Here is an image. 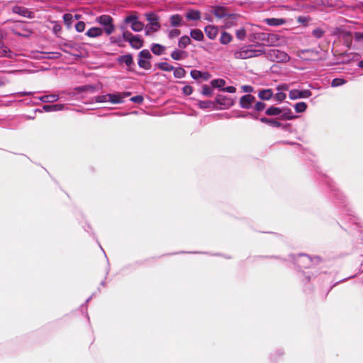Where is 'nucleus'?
Here are the masks:
<instances>
[{
	"label": "nucleus",
	"mask_w": 363,
	"mask_h": 363,
	"mask_svg": "<svg viewBox=\"0 0 363 363\" xmlns=\"http://www.w3.org/2000/svg\"><path fill=\"white\" fill-rule=\"evenodd\" d=\"M259 43L244 45L234 52V57L238 60H245L252 57H259L264 53V49Z\"/></svg>",
	"instance_id": "nucleus-1"
},
{
	"label": "nucleus",
	"mask_w": 363,
	"mask_h": 363,
	"mask_svg": "<svg viewBox=\"0 0 363 363\" xmlns=\"http://www.w3.org/2000/svg\"><path fill=\"white\" fill-rule=\"evenodd\" d=\"M251 37V40H258L262 42L260 43L262 45V49H264V46H280L284 43V38L281 35H279L276 33H252L250 35ZM259 49H262V48H259Z\"/></svg>",
	"instance_id": "nucleus-2"
},
{
	"label": "nucleus",
	"mask_w": 363,
	"mask_h": 363,
	"mask_svg": "<svg viewBox=\"0 0 363 363\" xmlns=\"http://www.w3.org/2000/svg\"><path fill=\"white\" fill-rule=\"evenodd\" d=\"M265 57L272 61L276 62H287L290 60L289 55L281 50L277 49H271L267 51L264 50Z\"/></svg>",
	"instance_id": "nucleus-3"
},
{
	"label": "nucleus",
	"mask_w": 363,
	"mask_h": 363,
	"mask_svg": "<svg viewBox=\"0 0 363 363\" xmlns=\"http://www.w3.org/2000/svg\"><path fill=\"white\" fill-rule=\"evenodd\" d=\"M96 21L104 27V32L106 35H111L115 30L113 24V19L109 15H101L96 18Z\"/></svg>",
	"instance_id": "nucleus-4"
},
{
	"label": "nucleus",
	"mask_w": 363,
	"mask_h": 363,
	"mask_svg": "<svg viewBox=\"0 0 363 363\" xmlns=\"http://www.w3.org/2000/svg\"><path fill=\"white\" fill-rule=\"evenodd\" d=\"M146 18L149 21V25L146 26L145 35H149L150 33L156 32L160 28L159 18L154 13H147Z\"/></svg>",
	"instance_id": "nucleus-5"
},
{
	"label": "nucleus",
	"mask_w": 363,
	"mask_h": 363,
	"mask_svg": "<svg viewBox=\"0 0 363 363\" xmlns=\"http://www.w3.org/2000/svg\"><path fill=\"white\" fill-rule=\"evenodd\" d=\"M124 23L130 24L131 29L135 32H140L144 28V24L138 20V17L135 15H130L124 19Z\"/></svg>",
	"instance_id": "nucleus-6"
},
{
	"label": "nucleus",
	"mask_w": 363,
	"mask_h": 363,
	"mask_svg": "<svg viewBox=\"0 0 363 363\" xmlns=\"http://www.w3.org/2000/svg\"><path fill=\"white\" fill-rule=\"evenodd\" d=\"M151 54L148 50H143L139 53L138 65L145 69H150L151 67L149 60L151 58Z\"/></svg>",
	"instance_id": "nucleus-7"
},
{
	"label": "nucleus",
	"mask_w": 363,
	"mask_h": 363,
	"mask_svg": "<svg viewBox=\"0 0 363 363\" xmlns=\"http://www.w3.org/2000/svg\"><path fill=\"white\" fill-rule=\"evenodd\" d=\"M312 93L308 89L298 90L292 89L289 91V96L291 100H296L298 99H306L311 96Z\"/></svg>",
	"instance_id": "nucleus-8"
},
{
	"label": "nucleus",
	"mask_w": 363,
	"mask_h": 363,
	"mask_svg": "<svg viewBox=\"0 0 363 363\" xmlns=\"http://www.w3.org/2000/svg\"><path fill=\"white\" fill-rule=\"evenodd\" d=\"M130 92H117L114 94H108V102L113 104H121L125 97L129 96Z\"/></svg>",
	"instance_id": "nucleus-9"
},
{
	"label": "nucleus",
	"mask_w": 363,
	"mask_h": 363,
	"mask_svg": "<svg viewBox=\"0 0 363 363\" xmlns=\"http://www.w3.org/2000/svg\"><path fill=\"white\" fill-rule=\"evenodd\" d=\"M255 97L251 94L242 96L240 99V106L242 108L249 109L252 107Z\"/></svg>",
	"instance_id": "nucleus-10"
},
{
	"label": "nucleus",
	"mask_w": 363,
	"mask_h": 363,
	"mask_svg": "<svg viewBox=\"0 0 363 363\" xmlns=\"http://www.w3.org/2000/svg\"><path fill=\"white\" fill-rule=\"evenodd\" d=\"M278 92L274 95V99L278 102H282L286 98L284 91L289 90V85L286 84H282L277 87Z\"/></svg>",
	"instance_id": "nucleus-11"
},
{
	"label": "nucleus",
	"mask_w": 363,
	"mask_h": 363,
	"mask_svg": "<svg viewBox=\"0 0 363 363\" xmlns=\"http://www.w3.org/2000/svg\"><path fill=\"white\" fill-rule=\"evenodd\" d=\"M253 26L247 25L245 28H240L236 30L235 31V35L238 40H243L245 37L247 33H251L250 35L252 33H255L254 32Z\"/></svg>",
	"instance_id": "nucleus-12"
},
{
	"label": "nucleus",
	"mask_w": 363,
	"mask_h": 363,
	"mask_svg": "<svg viewBox=\"0 0 363 363\" xmlns=\"http://www.w3.org/2000/svg\"><path fill=\"white\" fill-rule=\"evenodd\" d=\"M12 11L13 13H17L23 17H28L30 18L33 17V13L29 11L28 9L23 6L16 5L12 8Z\"/></svg>",
	"instance_id": "nucleus-13"
},
{
	"label": "nucleus",
	"mask_w": 363,
	"mask_h": 363,
	"mask_svg": "<svg viewBox=\"0 0 363 363\" xmlns=\"http://www.w3.org/2000/svg\"><path fill=\"white\" fill-rule=\"evenodd\" d=\"M22 24L16 25L12 28V31L14 34L18 36L28 37L31 34V31L27 28H22Z\"/></svg>",
	"instance_id": "nucleus-14"
},
{
	"label": "nucleus",
	"mask_w": 363,
	"mask_h": 363,
	"mask_svg": "<svg viewBox=\"0 0 363 363\" xmlns=\"http://www.w3.org/2000/svg\"><path fill=\"white\" fill-rule=\"evenodd\" d=\"M264 22L270 26H279L285 24L286 21L284 18H265Z\"/></svg>",
	"instance_id": "nucleus-15"
},
{
	"label": "nucleus",
	"mask_w": 363,
	"mask_h": 363,
	"mask_svg": "<svg viewBox=\"0 0 363 363\" xmlns=\"http://www.w3.org/2000/svg\"><path fill=\"white\" fill-rule=\"evenodd\" d=\"M170 24L173 27H179L184 25L183 18L179 14H174L169 18Z\"/></svg>",
	"instance_id": "nucleus-16"
},
{
	"label": "nucleus",
	"mask_w": 363,
	"mask_h": 363,
	"mask_svg": "<svg viewBox=\"0 0 363 363\" xmlns=\"http://www.w3.org/2000/svg\"><path fill=\"white\" fill-rule=\"evenodd\" d=\"M274 92L271 89H262L258 93V96L262 100H269L272 98Z\"/></svg>",
	"instance_id": "nucleus-17"
},
{
	"label": "nucleus",
	"mask_w": 363,
	"mask_h": 363,
	"mask_svg": "<svg viewBox=\"0 0 363 363\" xmlns=\"http://www.w3.org/2000/svg\"><path fill=\"white\" fill-rule=\"evenodd\" d=\"M85 34L89 38H96L103 34V30L99 27H92Z\"/></svg>",
	"instance_id": "nucleus-18"
},
{
	"label": "nucleus",
	"mask_w": 363,
	"mask_h": 363,
	"mask_svg": "<svg viewBox=\"0 0 363 363\" xmlns=\"http://www.w3.org/2000/svg\"><path fill=\"white\" fill-rule=\"evenodd\" d=\"M134 49H140L143 46V40L140 35H135L129 43Z\"/></svg>",
	"instance_id": "nucleus-19"
},
{
	"label": "nucleus",
	"mask_w": 363,
	"mask_h": 363,
	"mask_svg": "<svg viewBox=\"0 0 363 363\" xmlns=\"http://www.w3.org/2000/svg\"><path fill=\"white\" fill-rule=\"evenodd\" d=\"M205 33L207 37L211 40L216 38L218 35V28L213 26H207L205 28Z\"/></svg>",
	"instance_id": "nucleus-20"
},
{
	"label": "nucleus",
	"mask_w": 363,
	"mask_h": 363,
	"mask_svg": "<svg viewBox=\"0 0 363 363\" xmlns=\"http://www.w3.org/2000/svg\"><path fill=\"white\" fill-rule=\"evenodd\" d=\"M118 62L119 63H125L127 67H130L132 65H133V59L130 54L124 55L120 56L118 58Z\"/></svg>",
	"instance_id": "nucleus-21"
},
{
	"label": "nucleus",
	"mask_w": 363,
	"mask_h": 363,
	"mask_svg": "<svg viewBox=\"0 0 363 363\" xmlns=\"http://www.w3.org/2000/svg\"><path fill=\"white\" fill-rule=\"evenodd\" d=\"M38 99L43 103H53L59 99V96L57 94H49L39 96Z\"/></svg>",
	"instance_id": "nucleus-22"
},
{
	"label": "nucleus",
	"mask_w": 363,
	"mask_h": 363,
	"mask_svg": "<svg viewBox=\"0 0 363 363\" xmlns=\"http://www.w3.org/2000/svg\"><path fill=\"white\" fill-rule=\"evenodd\" d=\"M215 16L218 18H224L225 17L231 16L228 11L223 7H218L214 10Z\"/></svg>",
	"instance_id": "nucleus-23"
},
{
	"label": "nucleus",
	"mask_w": 363,
	"mask_h": 363,
	"mask_svg": "<svg viewBox=\"0 0 363 363\" xmlns=\"http://www.w3.org/2000/svg\"><path fill=\"white\" fill-rule=\"evenodd\" d=\"M64 108L63 104L44 105L43 109L46 112L59 111Z\"/></svg>",
	"instance_id": "nucleus-24"
},
{
	"label": "nucleus",
	"mask_w": 363,
	"mask_h": 363,
	"mask_svg": "<svg viewBox=\"0 0 363 363\" xmlns=\"http://www.w3.org/2000/svg\"><path fill=\"white\" fill-rule=\"evenodd\" d=\"M152 52L156 55H161L165 50V47L157 43H154L151 46Z\"/></svg>",
	"instance_id": "nucleus-25"
},
{
	"label": "nucleus",
	"mask_w": 363,
	"mask_h": 363,
	"mask_svg": "<svg viewBox=\"0 0 363 363\" xmlns=\"http://www.w3.org/2000/svg\"><path fill=\"white\" fill-rule=\"evenodd\" d=\"M109 40L111 45H117L118 47L121 48L124 46L122 35L111 36Z\"/></svg>",
	"instance_id": "nucleus-26"
},
{
	"label": "nucleus",
	"mask_w": 363,
	"mask_h": 363,
	"mask_svg": "<svg viewBox=\"0 0 363 363\" xmlns=\"http://www.w3.org/2000/svg\"><path fill=\"white\" fill-rule=\"evenodd\" d=\"M191 37L198 41H201L203 39V34L199 29H193L190 32Z\"/></svg>",
	"instance_id": "nucleus-27"
},
{
	"label": "nucleus",
	"mask_w": 363,
	"mask_h": 363,
	"mask_svg": "<svg viewBox=\"0 0 363 363\" xmlns=\"http://www.w3.org/2000/svg\"><path fill=\"white\" fill-rule=\"evenodd\" d=\"M121 30L123 31L122 37L123 41H127L130 43L135 35L132 33L126 30L125 28L123 26H121Z\"/></svg>",
	"instance_id": "nucleus-28"
},
{
	"label": "nucleus",
	"mask_w": 363,
	"mask_h": 363,
	"mask_svg": "<svg viewBox=\"0 0 363 363\" xmlns=\"http://www.w3.org/2000/svg\"><path fill=\"white\" fill-rule=\"evenodd\" d=\"M281 113L282 109L274 106H271L268 108L265 112L266 115L267 116H278L281 114Z\"/></svg>",
	"instance_id": "nucleus-29"
},
{
	"label": "nucleus",
	"mask_w": 363,
	"mask_h": 363,
	"mask_svg": "<svg viewBox=\"0 0 363 363\" xmlns=\"http://www.w3.org/2000/svg\"><path fill=\"white\" fill-rule=\"evenodd\" d=\"M186 17L189 20H198L200 18V12L195 10H191L186 13Z\"/></svg>",
	"instance_id": "nucleus-30"
},
{
	"label": "nucleus",
	"mask_w": 363,
	"mask_h": 363,
	"mask_svg": "<svg viewBox=\"0 0 363 363\" xmlns=\"http://www.w3.org/2000/svg\"><path fill=\"white\" fill-rule=\"evenodd\" d=\"M281 118L286 120H292L296 118V116L293 115L291 109L284 108L282 110Z\"/></svg>",
	"instance_id": "nucleus-31"
},
{
	"label": "nucleus",
	"mask_w": 363,
	"mask_h": 363,
	"mask_svg": "<svg viewBox=\"0 0 363 363\" xmlns=\"http://www.w3.org/2000/svg\"><path fill=\"white\" fill-rule=\"evenodd\" d=\"M307 107H308V106H307L306 103L303 102V101L296 103L294 105V109H295L296 112L298 113L304 112L306 110Z\"/></svg>",
	"instance_id": "nucleus-32"
},
{
	"label": "nucleus",
	"mask_w": 363,
	"mask_h": 363,
	"mask_svg": "<svg viewBox=\"0 0 363 363\" xmlns=\"http://www.w3.org/2000/svg\"><path fill=\"white\" fill-rule=\"evenodd\" d=\"M260 121L264 123H267L275 127H279L281 125V123L279 121L274 119H271L265 117L261 118Z\"/></svg>",
	"instance_id": "nucleus-33"
},
{
	"label": "nucleus",
	"mask_w": 363,
	"mask_h": 363,
	"mask_svg": "<svg viewBox=\"0 0 363 363\" xmlns=\"http://www.w3.org/2000/svg\"><path fill=\"white\" fill-rule=\"evenodd\" d=\"M191 43V38L187 35L181 37L179 40V46L182 48H185L188 45Z\"/></svg>",
	"instance_id": "nucleus-34"
},
{
	"label": "nucleus",
	"mask_w": 363,
	"mask_h": 363,
	"mask_svg": "<svg viewBox=\"0 0 363 363\" xmlns=\"http://www.w3.org/2000/svg\"><path fill=\"white\" fill-rule=\"evenodd\" d=\"M157 66L160 69L166 72H170L174 69V67L172 65L167 62H160L157 65Z\"/></svg>",
	"instance_id": "nucleus-35"
},
{
	"label": "nucleus",
	"mask_w": 363,
	"mask_h": 363,
	"mask_svg": "<svg viewBox=\"0 0 363 363\" xmlns=\"http://www.w3.org/2000/svg\"><path fill=\"white\" fill-rule=\"evenodd\" d=\"M171 57L175 60H180L184 58V52L179 50H175L172 52Z\"/></svg>",
	"instance_id": "nucleus-36"
},
{
	"label": "nucleus",
	"mask_w": 363,
	"mask_h": 363,
	"mask_svg": "<svg viewBox=\"0 0 363 363\" xmlns=\"http://www.w3.org/2000/svg\"><path fill=\"white\" fill-rule=\"evenodd\" d=\"M231 40H232V36L229 33H228L226 32L222 33L220 38V41L222 44H224V45L228 44Z\"/></svg>",
	"instance_id": "nucleus-37"
},
{
	"label": "nucleus",
	"mask_w": 363,
	"mask_h": 363,
	"mask_svg": "<svg viewBox=\"0 0 363 363\" xmlns=\"http://www.w3.org/2000/svg\"><path fill=\"white\" fill-rule=\"evenodd\" d=\"M173 71H174V76L178 79H182V78L184 77V76L186 74V71L182 67L174 68V69Z\"/></svg>",
	"instance_id": "nucleus-38"
},
{
	"label": "nucleus",
	"mask_w": 363,
	"mask_h": 363,
	"mask_svg": "<svg viewBox=\"0 0 363 363\" xmlns=\"http://www.w3.org/2000/svg\"><path fill=\"white\" fill-rule=\"evenodd\" d=\"M311 258L306 255H300V260L298 261V264H302L303 267H309V262H311Z\"/></svg>",
	"instance_id": "nucleus-39"
},
{
	"label": "nucleus",
	"mask_w": 363,
	"mask_h": 363,
	"mask_svg": "<svg viewBox=\"0 0 363 363\" xmlns=\"http://www.w3.org/2000/svg\"><path fill=\"white\" fill-rule=\"evenodd\" d=\"M213 88H222L225 84V81L222 79H213L211 82Z\"/></svg>",
	"instance_id": "nucleus-40"
},
{
	"label": "nucleus",
	"mask_w": 363,
	"mask_h": 363,
	"mask_svg": "<svg viewBox=\"0 0 363 363\" xmlns=\"http://www.w3.org/2000/svg\"><path fill=\"white\" fill-rule=\"evenodd\" d=\"M73 18L74 17L71 13H65L63 16V20L68 28H69L72 26Z\"/></svg>",
	"instance_id": "nucleus-41"
},
{
	"label": "nucleus",
	"mask_w": 363,
	"mask_h": 363,
	"mask_svg": "<svg viewBox=\"0 0 363 363\" xmlns=\"http://www.w3.org/2000/svg\"><path fill=\"white\" fill-rule=\"evenodd\" d=\"M345 82H346V81L343 79L335 78V79H333V81L331 82V86L333 87H337V86H340L345 84Z\"/></svg>",
	"instance_id": "nucleus-42"
},
{
	"label": "nucleus",
	"mask_w": 363,
	"mask_h": 363,
	"mask_svg": "<svg viewBox=\"0 0 363 363\" xmlns=\"http://www.w3.org/2000/svg\"><path fill=\"white\" fill-rule=\"evenodd\" d=\"M202 94L206 96H211L213 94L212 89L208 85H204L202 88Z\"/></svg>",
	"instance_id": "nucleus-43"
},
{
	"label": "nucleus",
	"mask_w": 363,
	"mask_h": 363,
	"mask_svg": "<svg viewBox=\"0 0 363 363\" xmlns=\"http://www.w3.org/2000/svg\"><path fill=\"white\" fill-rule=\"evenodd\" d=\"M85 23L83 22V21H79L76 25H75V29L77 32H83L84 30H85Z\"/></svg>",
	"instance_id": "nucleus-44"
},
{
	"label": "nucleus",
	"mask_w": 363,
	"mask_h": 363,
	"mask_svg": "<svg viewBox=\"0 0 363 363\" xmlns=\"http://www.w3.org/2000/svg\"><path fill=\"white\" fill-rule=\"evenodd\" d=\"M191 76L193 79H198L203 77V72H201L199 70H192L191 72Z\"/></svg>",
	"instance_id": "nucleus-45"
},
{
	"label": "nucleus",
	"mask_w": 363,
	"mask_h": 363,
	"mask_svg": "<svg viewBox=\"0 0 363 363\" xmlns=\"http://www.w3.org/2000/svg\"><path fill=\"white\" fill-rule=\"evenodd\" d=\"M168 35L170 38H176L180 35V30L176 28L172 29L169 31Z\"/></svg>",
	"instance_id": "nucleus-46"
},
{
	"label": "nucleus",
	"mask_w": 363,
	"mask_h": 363,
	"mask_svg": "<svg viewBox=\"0 0 363 363\" xmlns=\"http://www.w3.org/2000/svg\"><path fill=\"white\" fill-rule=\"evenodd\" d=\"M266 104L262 101H258L255 105V109L257 111H262L264 109Z\"/></svg>",
	"instance_id": "nucleus-47"
},
{
	"label": "nucleus",
	"mask_w": 363,
	"mask_h": 363,
	"mask_svg": "<svg viewBox=\"0 0 363 363\" xmlns=\"http://www.w3.org/2000/svg\"><path fill=\"white\" fill-rule=\"evenodd\" d=\"M108 94H105V95L98 96L96 97V101L97 102H100V103L108 102Z\"/></svg>",
	"instance_id": "nucleus-48"
},
{
	"label": "nucleus",
	"mask_w": 363,
	"mask_h": 363,
	"mask_svg": "<svg viewBox=\"0 0 363 363\" xmlns=\"http://www.w3.org/2000/svg\"><path fill=\"white\" fill-rule=\"evenodd\" d=\"M130 101L134 103L140 104L143 101V97L140 95H137V96L132 97L130 99Z\"/></svg>",
	"instance_id": "nucleus-49"
},
{
	"label": "nucleus",
	"mask_w": 363,
	"mask_h": 363,
	"mask_svg": "<svg viewBox=\"0 0 363 363\" xmlns=\"http://www.w3.org/2000/svg\"><path fill=\"white\" fill-rule=\"evenodd\" d=\"M242 89L245 93H252L254 91V88L250 85L242 86Z\"/></svg>",
	"instance_id": "nucleus-50"
},
{
	"label": "nucleus",
	"mask_w": 363,
	"mask_h": 363,
	"mask_svg": "<svg viewBox=\"0 0 363 363\" xmlns=\"http://www.w3.org/2000/svg\"><path fill=\"white\" fill-rule=\"evenodd\" d=\"M192 91H193V89L191 86H185L184 88H183V93L185 94V95H190L192 94Z\"/></svg>",
	"instance_id": "nucleus-51"
},
{
	"label": "nucleus",
	"mask_w": 363,
	"mask_h": 363,
	"mask_svg": "<svg viewBox=\"0 0 363 363\" xmlns=\"http://www.w3.org/2000/svg\"><path fill=\"white\" fill-rule=\"evenodd\" d=\"M313 35L317 38H320L323 36V32L322 30L320 29H315L313 31Z\"/></svg>",
	"instance_id": "nucleus-52"
},
{
	"label": "nucleus",
	"mask_w": 363,
	"mask_h": 363,
	"mask_svg": "<svg viewBox=\"0 0 363 363\" xmlns=\"http://www.w3.org/2000/svg\"><path fill=\"white\" fill-rule=\"evenodd\" d=\"M223 91L228 93H235L236 91V88L233 86H227L223 89Z\"/></svg>",
	"instance_id": "nucleus-53"
},
{
	"label": "nucleus",
	"mask_w": 363,
	"mask_h": 363,
	"mask_svg": "<svg viewBox=\"0 0 363 363\" xmlns=\"http://www.w3.org/2000/svg\"><path fill=\"white\" fill-rule=\"evenodd\" d=\"M354 37L357 40H361L363 39V33L362 32H356L354 33Z\"/></svg>",
	"instance_id": "nucleus-54"
},
{
	"label": "nucleus",
	"mask_w": 363,
	"mask_h": 363,
	"mask_svg": "<svg viewBox=\"0 0 363 363\" xmlns=\"http://www.w3.org/2000/svg\"><path fill=\"white\" fill-rule=\"evenodd\" d=\"M199 106L201 108H205L208 106V102L207 101H201V102H199Z\"/></svg>",
	"instance_id": "nucleus-55"
},
{
	"label": "nucleus",
	"mask_w": 363,
	"mask_h": 363,
	"mask_svg": "<svg viewBox=\"0 0 363 363\" xmlns=\"http://www.w3.org/2000/svg\"><path fill=\"white\" fill-rule=\"evenodd\" d=\"M32 94V92H19L17 94L18 96H30Z\"/></svg>",
	"instance_id": "nucleus-56"
},
{
	"label": "nucleus",
	"mask_w": 363,
	"mask_h": 363,
	"mask_svg": "<svg viewBox=\"0 0 363 363\" xmlns=\"http://www.w3.org/2000/svg\"><path fill=\"white\" fill-rule=\"evenodd\" d=\"M61 30V27L59 25H55L54 27H53V30L55 33H57L58 31H60Z\"/></svg>",
	"instance_id": "nucleus-57"
},
{
	"label": "nucleus",
	"mask_w": 363,
	"mask_h": 363,
	"mask_svg": "<svg viewBox=\"0 0 363 363\" xmlns=\"http://www.w3.org/2000/svg\"><path fill=\"white\" fill-rule=\"evenodd\" d=\"M209 74L208 72H203V77L201 78H203L205 79H208Z\"/></svg>",
	"instance_id": "nucleus-58"
},
{
	"label": "nucleus",
	"mask_w": 363,
	"mask_h": 363,
	"mask_svg": "<svg viewBox=\"0 0 363 363\" xmlns=\"http://www.w3.org/2000/svg\"><path fill=\"white\" fill-rule=\"evenodd\" d=\"M342 36H351V33L349 31H345L342 33Z\"/></svg>",
	"instance_id": "nucleus-59"
},
{
	"label": "nucleus",
	"mask_w": 363,
	"mask_h": 363,
	"mask_svg": "<svg viewBox=\"0 0 363 363\" xmlns=\"http://www.w3.org/2000/svg\"><path fill=\"white\" fill-rule=\"evenodd\" d=\"M216 101H217L218 103H219V104H222V102H221V96H218V97L216 98Z\"/></svg>",
	"instance_id": "nucleus-60"
},
{
	"label": "nucleus",
	"mask_w": 363,
	"mask_h": 363,
	"mask_svg": "<svg viewBox=\"0 0 363 363\" xmlns=\"http://www.w3.org/2000/svg\"><path fill=\"white\" fill-rule=\"evenodd\" d=\"M74 17L75 19L79 20V19L81 18V15L76 14Z\"/></svg>",
	"instance_id": "nucleus-61"
},
{
	"label": "nucleus",
	"mask_w": 363,
	"mask_h": 363,
	"mask_svg": "<svg viewBox=\"0 0 363 363\" xmlns=\"http://www.w3.org/2000/svg\"><path fill=\"white\" fill-rule=\"evenodd\" d=\"M358 66H359V67L363 68V60H361V61L359 62Z\"/></svg>",
	"instance_id": "nucleus-62"
},
{
	"label": "nucleus",
	"mask_w": 363,
	"mask_h": 363,
	"mask_svg": "<svg viewBox=\"0 0 363 363\" xmlns=\"http://www.w3.org/2000/svg\"><path fill=\"white\" fill-rule=\"evenodd\" d=\"M206 19L208 20V21H211V19L209 17H206Z\"/></svg>",
	"instance_id": "nucleus-63"
}]
</instances>
